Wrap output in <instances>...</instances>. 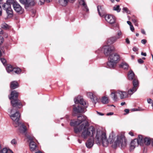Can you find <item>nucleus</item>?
<instances>
[{
    "mask_svg": "<svg viewBox=\"0 0 153 153\" xmlns=\"http://www.w3.org/2000/svg\"><path fill=\"white\" fill-rule=\"evenodd\" d=\"M117 93L118 94L122 99L128 97L129 95L128 93L126 92L119 90L117 91Z\"/></svg>",
    "mask_w": 153,
    "mask_h": 153,
    "instance_id": "4468645a",
    "label": "nucleus"
},
{
    "mask_svg": "<svg viewBox=\"0 0 153 153\" xmlns=\"http://www.w3.org/2000/svg\"><path fill=\"white\" fill-rule=\"evenodd\" d=\"M152 140L148 137H145L143 139V143L146 145H149L150 144Z\"/></svg>",
    "mask_w": 153,
    "mask_h": 153,
    "instance_id": "b1692460",
    "label": "nucleus"
},
{
    "mask_svg": "<svg viewBox=\"0 0 153 153\" xmlns=\"http://www.w3.org/2000/svg\"><path fill=\"white\" fill-rule=\"evenodd\" d=\"M97 11H98V14L100 16H102V15L101 14L100 12V9H101V6H98L97 7Z\"/></svg>",
    "mask_w": 153,
    "mask_h": 153,
    "instance_id": "a19ab883",
    "label": "nucleus"
},
{
    "mask_svg": "<svg viewBox=\"0 0 153 153\" xmlns=\"http://www.w3.org/2000/svg\"><path fill=\"white\" fill-rule=\"evenodd\" d=\"M128 134L129 135H130L131 136H134L133 133L131 131H130L129 132Z\"/></svg>",
    "mask_w": 153,
    "mask_h": 153,
    "instance_id": "4d7b16f0",
    "label": "nucleus"
},
{
    "mask_svg": "<svg viewBox=\"0 0 153 153\" xmlns=\"http://www.w3.org/2000/svg\"><path fill=\"white\" fill-rule=\"evenodd\" d=\"M115 135L113 132L110 134L109 138L107 140L105 133L97 132L95 140L98 145L102 143L103 146L107 147L108 144H112V146L114 148L121 145L122 148H124L126 146V141L124 136L120 134L117 136L116 140L115 141Z\"/></svg>",
    "mask_w": 153,
    "mask_h": 153,
    "instance_id": "f257e3e1",
    "label": "nucleus"
},
{
    "mask_svg": "<svg viewBox=\"0 0 153 153\" xmlns=\"http://www.w3.org/2000/svg\"><path fill=\"white\" fill-rule=\"evenodd\" d=\"M141 55L144 56H146V53H143V52H141Z\"/></svg>",
    "mask_w": 153,
    "mask_h": 153,
    "instance_id": "bf43d9fd",
    "label": "nucleus"
},
{
    "mask_svg": "<svg viewBox=\"0 0 153 153\" xmlns=\"http://www.w3.org/2000/svg\"><path fill=\"white\" fill-rule=\"evenodd\" d=\"M139 84L138 81L136 79H135L133 81V87L128 90V95L131 96L136 91L138 87Z\"/></svg>",
    "mask_w": 153,
    "mask_h": 153,
    "instance_id": "39448f33",
    "label": "nucleus"
},
{
    "mask_svg": "<svg viewBox=\"0 0 153 153\" xmlns=\"http://www.w3.org/2000/svg\"><path fill=\"white\" fill-rule=\"evenodd\" d=\"M103 50L104 53L106 56L110 55L113 51L114 50V48L113 46L105 45L102 48Z\"/></svg>",
    "mask_w": 153,
    "mask_h": 153,
    "instance_id": "0eeeda50",
    "label": "nucleus"
},
{
    "mask_svg": "<svg viewBox=\"0 0 153 153\" xmlns=\"http://www.w3.org/2000/svg\"><path fill=\"white\" fill-rule=\"evenodd\" d=\"M76 0H68V2L71 3L74 2Z\"/></svg>",
    "mask_w": 153,
    "mask_h": 153,
    "instance_id": "13d9d810",
    "label": "nucleus"
},
{
    "mask_svg": "<svg viewBox=\"0 0 153 153\" xmlns=\"http://www.w3.org/2000/svg\"><path fill=\"white\" fill-rule=\"evenodd\" d=\"M6 11L8 16L10 17H13V13L11 7H10V8L7 10Z\"/></svg>",
    "mask_w": 153,
    "mask_h": 153,
    "instance_id": "4be33fe9",
    "label": "nucleus"
},
{
    "mask_svg": "<svg viewBox=\"0 0 153 153\" xmlns=\"http://www.w3.org/2000/svg\"><path fill=\"white\" fill-rule=\"evenodd\" d=\"M122 33L119 30L118 31L117 33V36L116 37H120V36L121 35Z\"/></svg>",
    "mask_w": 153,
    "mask_h": 153,
    "instance_id": "c03bdc74",
    "label": "nucleus"
},
{
    "mask_svg": "<svg viewBox=\"0 0 153 153\" xmlns=\"http://www.w3.org/2000/svg\"><path fill=\"white\" fill-rule=\"evenodd\" d=\"M19 86L18 84L17 81H13L10 83V87L11 88L14 89Z\"/></svg>",
    "mask_w": 153,
    "mask_h": 153,
    "instance_id": "412c9836",
    "label": "nucleus"
},
{
    "mask_svg": "<svg viewBox=\"0 0 153 153\" xmlns=\"http://www.w3.org/2000/svg\"><path fill=\"white\" fill-rule=\"evenodd\" d=\"M29 146L30 150L31 151H33L35 150L37 147L35 143L32 140L30 141V143Z\"/></svg>",
    "mask_w": 153,
    "mask_h": 153,
    "instance_id": "6ab92c4d",
    "label": "nucleus"
},
{
    "mask_svg": "<svg viewBox=\"0 0 153 153\" xmlns=\"http://www.w3.org/2000/svg\"><path fill=\"white\" fill-rule=\"evenodd\" d=\"M137 111H143L144 110V109L142 108H141L138 107V108H137Z\"/></svg>",
    "mask_w": 153,
    "mask_h": 153,
    "instance_id": "3c124183",
    "label": "nucleus"
},
{
    "mask_svg": "<svg viewBox=\"0 0 153 153\" xmlns=\"http://www.w3.org/2000/svg\"><path fill=\"white\" fill-rule=\"evenodd\" d=\"M105 20L111 24H114L115 27H117L118 25L117 24L115 23L116 21V18L113 15H106L105 16Z\"/></svg>",
    "mask_w": 153,
    "mask_h": 153,
    "instance_id": "423d86ee",
    "label": "nucleus"
},
{
    "mask_svg": "<svg viewBox=\"0 0 153 153\" xmlns=\"http://www.w3.org/2000/svg\"><path fill=\"white\" fill-rule=\"evenodd\" d=\"M140 144L137 139H135L131 141L130 144V147L131 150H133L137 146Z\"/></svg>",
    "mask_w": 153,
    "mask_h": 153,
    "instance_id": "ddd939ff",
    "label": "nucleus"
},
{
    "mask_svg": "<svg viewBox=\"0 0 153 153\" xmlns=\"http://www.w3.org/2000/svg\"><path fill=\"white\" fill-rule=\"evenodd\" d=\"M146 42V39H142L141 41V42L143 44H145Z\"/></svg>",
    "mask_w": 153,
    "mask_h": 153,
    "instance_id": "de8ad7c7",
    "label": "nucleus"
},
{
    "mask_svg": "<svg viewBox=\"0 0 153 153\" xmlns=\"http://www.w3.org/2000/svg\"><path fill=\"white\" fill-rule=\"evenodd\" d=\"M19 1L21 3L23 4H25V5L27 3L26 2V0H19Z\"/></svg>",
    "mask_w": 153,
    "mask_h": 153,
    "instance_id": "37998d69",
    "label": "nucleus"
},
{
    "mask_svg": "<svg viewBox=\"0 0 153 153\" xmlns=\"http://www.w3.org/2000/svg\"><path fill=\"white\" fill-rule=\"evenodd\" d=\"M121 10L119 5H115L113 7V10L116 11L118 13L120 12Z\"/></svg>",
    "mask_w": 153,
    "mask_h": 153,
    "instance_id": "2f4dec72",
    "label": "nucleus"
},
{
    "mask_svg": "<svg viewBox=\"0 0 153 153\" xmlns=\"http://www.w3.org/2000/svg\"><path fill=\"white\" fill-rule=\"evenodd\" d=\"M18 95L19 93L18 92L15 91H11L10 96L9 97V99L11 100V103L13 107L22 105L21 102L17 98Z\"/></svg>",
    "mask_w": 153,
    "mask_h": 153,
    "instance_id": "20e7f679",
    "label": "nucleus"
},
{
    "mask_svg": "<svg viewBox=\"0 0 153 153\" xmlns=\"http://www.w3.org/2000/svg\"><path fill=\"white\" fill-rule=\"evenodd\" d=\"M138 48L136 47H134L133 48V50L134 52L137 51H138Z\"/></svg>",
    "mask_w": 153,
    "mask_h": 153,
    "instance_id": "a18cd8bd",
    "label": "nucleus"
},
{
    "mask_svg": "<svg viewBox=\"0 0 153 153\" xmlns=\"http://www.w3.org/2000/svg\"><path fill=\"white\" fill-rule=\"evenodd\" d=\"M51 0H39V2L40 3H39L41 5L43 4L45 2H46L47 3L49 2Z\"/></svg>",
    "mask_w": 153,
    "mask_h": 153,
    "instance_id": "c9c22d12",
    "label": "nucleus"
},
{
    "mask_svg": "<svg viewBox=\"0 0 153 153\" xmlns=\"http://www.w3.org/2000/svg\"><path fill=\"white\" fill-rule=\"evenodd\" d=\"M130 28L132 32H134V27L132 25L130 26Z\"/></svg>",
    "mask_w": 153,
    "mask_h": 153,
    "instance_id": "8fccbe9b",
    "label": "nucleus"
},
{
    "mask_svg": "<svg viewBox=\"0 0 153 153\" xmlns=\"http://www.w3.org/2000/svg\"><path fill=\"white\" fill-rule=\"evenodd\" d=\"M147 102L148 103L151 104L152 106H153V101L150 98H149L147 100Z\"/></svg>",
    "mask_w": 153,
    "mask_h": 153,
    "instance_id": "ea45409f",
    "label": "nucleus"
},
{
    "mask_svg": "<svg viewBox=\"0 0 153 153\" xmlns=\"http://www.w3.org/2000/svg\"><path fill=\"white\" fill-rule=\"evenodd\" d=\"M2 7L3 9L6 10H7L10 7H11V6L10 4H9L6 2L3 5Z\"/></svg>",
    "mask_w": 153,
    "mask_h": 153,
    "instance_id": "c85d7f7f",
    "label": "nucleus"
},
{
    "mask_svg": "<svg viewBox=\"0 0 153 153\" xmlns=\"http://www.w3.org/2000/svg\"><path fill=\"white\" fill-rule=\"evenodd\" d=\"M87 95L88 98H90L93 103L95 104L98 101V98L95 95L94 93H92L91 92H88L87 94Z\"/></svg>",
    "mask_w": 153,
    "mask_h": 153,
    "instance_id": "9d476101",
    "label": "nucleus"
},
{
    "mask_svg": "<svg viewBox=\"0 0 153 153\" xmlns=\"http://www.w3.org/2000/svg\"><path fill=\"white\" fill-rule=\"evenodd\" d=\"M132 111H137V108H133L132 109Z\"/></svg>",
    "mask_w": 153,
    "mask_h": 153,
    "instance_id": "69168bd1",
    "label": "nucleus"
},
{
    "mask_svg": "<svg viewBox=\"0 0 153 153\" xmlns=\"http://www.w3.org/2000/svg\"><path fill=\"white\" fill-rule=\"evenodd\" d=\"M137 139L138 140V143L140 144V145H141V144L143 143V139L142 135H139L138 136V138Z\"/></svg>",
    "mask_w": 153,
    "mask_h": 153,
    "instance_id": "c756f323",
    "label": "nucleus"
},
{
    "mask_svg": "<svg viewBox=\"0 0 153 153\" xmlns=\"http://www.w3.org/2000/svg\"><path fill=\"white\" fill-rule=\"evenodd\" d=\"M11 143L13 145H16L17 144V142L16 139H13L11 141Z\"/></svg>",
    "mask_w": 153,
    "mask_h": 153,
    "instance_id": "4c0bfd02",
    "label": "nucleus"
},
{
    "mask_svg": "<svg viewBox=\"0 0 153 153\" xmlns=\"http://www.w3.org/2000/svg\"><path fill=\"white\" fill-rule=\"evenodd\" d=\"M35 153H42V152H41L40 151H38V152H36Z\"/></svg>",
    "mask_w": 153,
    "mask_h": 153,
    "instance_id": "774afa93",
    "label": "nucleus"
},
{
    "mask_svg": "<svg viewBox=\"0 0 153 153\" xmlns=\"http://www.w3.org/2000/svg\"><path fill=\"white\" fill-rule=\"evenodd\" d=\"M116 64V63L111 61L108 60L107 63V67L111 68H113L115 67Z\"/></svg>",
    "mask_w": 153,
    "mask_h": 153,
    "instance_id": "aec40b11",
    "label": "nucleus"
},
{
    "mask_svg": "<svg viewBox=\"0 0 153 153\" xmlns=\"http://www.w3.org/2000/svg\"><path fill=\"white\" fill-rule=\"evenodd\" d=\"M7 153H13V151L10 150H9L8 152Z\"/></svg>",
    "mask_w": 153,
    "mask_h": 153,
    "instance_id": "e2e57ef3",
    "label": "nucleus"
},
{
    "mask_svg": "<svg viewBox=\"0 0 153 153\" xmlns=\"http://www.w3.org/2000/svg\"><path fill=\"white\" fill-rule=\"evenodd\" d=\"M127 24L129 25H130V26H131V25H131V22L129 21H127Z\"/></svg>",
    "mask_w": 153,
    "mask_h": 153,
    "instance_id": "052dcab7",
    "label": "nucleus"
},
{
    "mask_svg": "<svg viewBox=\"0 0 153 153\" xmlns=\"http://www.w3.org/2000/svg\"><path fill=\"white\" fill-rule=\"evenodd\" d=\"M113 112H109L107 114V115L108 116L112 115L113 114Z\"/></svg>",
    "mask_w": 153,
    "mask_h": 153,
    "instance_id": "6e6d98bb",
    "label": "nucleus"
},
{
    "mask_svg": "<svg viewBox=\"0 0 153 153\" xmlns=\"http://www.w3.org/2000/svg\"><path fill=\"white\" fill-rule=\"evenodd\" d=\"M111 97L113 100L115 101H117V96L119 95L117 93V91L115 93H111Z\"/></svg>",
    "mask_w": 153,
    "mask_h": 153,
    "instance_id": "a878e982",
    "label": "nucleus"
},
{
    "mask_svg": "<svg viewBox=\"0 0 153 153\" xmlns=\"http://www.w3.org/2000/svg\"><path fill=\"white\" fill-rule=\"evenodd\" d=\"M126 43H127L128 44H130V41L128 38L126 39Z\"/></svg>",
    "mask_w": 153,
    "mask_h": 153,
    "instance_id": "603ef678",
    "label": "nucleus"
},
{
    "mask_svg": "<svg viewBox=\"0 0 153 153\" xmlns=\"http://www.w3.org/2000/svg\"><path fill=\"white\" fill-rule=\"evenodd\" d=\"M138 62L140 64L143 63L144 62L142 59H138Z\"/></svg>",
    "mask_w": 153,
    "mask_h": 153,
    "instance_id": "09e8293b",
    "label": "nucleus"
},
{
    "mask_svg": "<svg viewBox=\"0 0 153 153\" xmlns=\"http://www.w3.org/2000/svg\"><path fill=\"white\" fill-rule=\"evenodd\" d=\"M141 32L143 34H146V33H145V30H144L143 29H142L141 30Z\"/></svg>",
    "mask_w": 153,
    "mask_h": 153,
    "instance_id": "864d4df0",
    "label": "nucleus"
},
{
    "mask_svg": "<svg viewBox=\"0 0 153 153\" xmlns=\"http://www.w3.org/2000/svg\"><path fill=\"white\" fill-rule=\"evenodd\" d=\"M125 104V102H121V105L122 106L124 105Z\"/></svg>",
    "mask_w": 153,
    "mask_h": 153,
    "instance_id": "0e129e2a",
    "label": "nucleus"
},
{
    "mask_svg": "<svg viewBox=\"0 0 153 153\" xmlns=\"http://www.w3.org/2000/svg\"><path fill=\"white\" fill-rule=\"evenodd\" d=\"M120 38V37H112L108 39L107 40V44L109 45L113 44L118 39Z\"/></svg>",
    "mask_w": 153,
    "mask_h": 153,
    "instance_id": "dca6fc26",
    "label": "nucleus"
},
{
    "mask_svg": "<svg viewBox=\"0 0 153 153\" xmlns=\"http://www.w3.org/2000/svg\"><path fill=\"white\" fill-rule=\"evenodd\" d=\"M101 102L103 104H106L108 103V98L105 97H102L101 100Z\"/></svg>",
    "mask_w": 153,
    "mask_h": 153,
    "instance_id": "72a5a7b5",
    "label": "nucleus"
},
{
    "mask_svg": "<svg viewBox=\"0 0 153 153\" xmlns=\"http://www.w3.org/2000/svg\"><path fill=\"white\" fill-rule=\"evenodd\" d=\"M128 75V79L130 80H133V81L135 79H137V77L135 76L134 72L132 71L131 70L129 71Z\"/></svg>",
    "mask_w": 153,
    "mask_h": 153,
    "instance_id": "a211bd4d",
    "label": "nucleus"
},
{
    "mask_svg": "<svg viewBox=\"0 0 153 153\" xmlns=\"http://www.w3.org/2000/svg\"><path fill=\"white\" fill-rule=\"evenodd\" d=\"M20 116V114L18 111H16L15 113L10 116L11 119L14 122V125L19 122V120Z\"/></svg>",
    "mask_w": 153,
    "mask_h": 153,
    "instance_id": "1a4fd4ad",
    "label": "nucleus"
},
{
    "mask_svg": "<svg viewBox=\"0 0 153 153\" xmlns=\"http://www.w3.org/2000/svg\"><path fill=\"white\" fill-rule=\"evenodd\" d=\"M123 13L125 12L128 13H130V11L128 10V8L126 7H124L123 9Z\"/></svg>",
    "mask_w": 153,
    "mask_h": 153,
    "instance_id": "58836bf2",
    "label": "nucleus"
},
{
    "mask_svg": "<svg viewBox=\"0 0 153 153\" xmlns=\"http://www.w3.org/2000/svg\"><path fill=\"white\" fill-rule=\"evenodd\" d=\"M81 118V120H78L74 122L71 121L70 125L75 126L74 131L76 134H78L80 132L81 137L84 139H86L92 134L93 137L95 133V128L92 126H89L88 122L85 121L87 117L85 116H79L78 118Z\"/></svg>",
    "mask_w": 153,
    "mask_h": 153,
    "instance_id": "f03ea898",
    "label": "nucleus"
},
{
    "mask_svg": "<svg viewBox=\"0 0 153 153\" xmlns=\"http://www.w3.org/2000/svg\"><path fill=\"white\" fill-rule=\"evenodd\" d=\"M120 56L117 53H115L111 54L108 58V60L117 63L120 59Z\"/></svg>",
    "mask_w": 153,
    "mask_h": 153,
    "instance_id": "9b49d317",
    "label": "nucleus"
},
{
    "mask_svg": "<svg viewBox=\"0 0 153 153\" xmlns=\"http://www.w3.org/2000/svg\"><path fill=\"white\" fill-rule=\"evenodd\" d=\"M14 68H13L11 65H10L7 66L6 68V70L7 72L8 73L11 72L13 71Z\"/></svg>",
    "mask_w": 153,
    "mask_h": 153,
    "instance_id": "7c9ffc66",
    "label": "nucleus"
},
{
    "mask_svg": "<svg viewBox=\"0 0 153 153\" xmlns=\"http://www.w3.org/2000/svg\"><path fill=\"white\" fill-rule=\"evenodd\" d=\"M59 4L62 6H66L68 3V0H59Z\"/></svg>",
    "mask_w": 153,
    "mask_h": 153,
    "instance_id": "5701e85b",
    "label": "nucleus"
},
{
    "mask_svg": "<svg viewBox=\"0 0 153 153\" xmlns=\"http://www.w3.org/2000/svg\"><path fill=\"white\" fill-rule=\"evenodd\" d=\"M75 104L79 103L81 105L75 106H73V115L74 114L84 112V109L86 108L88 106V104L84 101V99L81 97L78 96L74 99Z\"/></svg>",
    "mask_w": 153,
    "mask_h": 153,
    "instance_id": "7ed1b4c3",
    "label": "nucleus"
},
{
    "mask_svg": "<svg viewBox=\"0 0 153 153\" xmlns=\"http://www.w3.org/2000/svg\"><path fill=\"white\" fill-rule=\"evenodd\" d=\"M124 111L126 113V114L128 113L129 112V110L128 109H125Z\"/></svg>",
    "mask_w": 153,
    "mask_h": 153,
    "instance_id": "5fc2aeb1",
    "label": "nucleus"
},
{
    "mask_svg": "<svg viewBox=\"0 0 153 153\" xmlns=\"http://www.w3.org/2000/svg\"><path fill=\"white\" fill-rule=\"evenodd\" d=\"M132 21L134 23H135V25L137 26H138L136 22V20L135 19H132Z\"/></svg>",
    "mask_w": 153,
    "mask_h": 153,
    "instance_id": "49530a36",
    "label": "nucleus"
},
{
    "mask_svg": "<svg viewBox=\"0 0 153 153\" xmlns=\"http://www.w3.org/2000/svg\"><path fill=\"white\" fill-rule=\"evenodd\" d=\"M1 61L4 65H5L6 63V60L3 58H1Z\"/></svg>",
    "mask_w": 153,
    "mask_h": 153,
    "instance_id": "79ce46f5",
    "label": "nucleus"
},
{
    "mask_svg": "<svg viewBox=\"0 0 153 153\" xmlns=\"http://www.w3.org/2000/svg\"><path fill=\"white\" fill-rule=\"evenodd\" d=\"M36 2V0H32L29 3H27L25 4V7H28L30 6H33Z\"/></svg>",
    "mask_w": 153,
    "mask_h": 153,
    "instance_id": "393cba45",
    "label": "nucleus"
},
{
    "mask_svg": "<svg viewBox=\"0 0 153 153\" xmlns=\"http://www.w3.org/2000/svg\"><path fill=\"white\" fill-rule=\"evenodd\" d=\"M13 71L17 74H19L21 73V70L19 68L16 67L14 68Z\"/></svg>",
    "mask_w": 153,
    "mask_h": 153,
    "instance_id": "473e14b6",
    "label": "nucleus"
},
{
    "mask_svg": "<svg viewBox=\"0 0 153 153\" xmlns=\"http://www.w3.org/2000/svg\"><path fill=\"white\" fill-rule=\"evenodd\" d=\"M79 4L82 5L83 7L84 10L87 12H88L89 11V9L85 2V0H79Z\"/></svg>",
    "mask_w": 153,
    "mask_h": 153,
    "instance_id": "f3484780",
    "label": "nucleus"
},
{
    "mask_svg": "<svg viewBox=\"0 0 153 153\" xmlns=\"http://www.w3.org/2000/svg\"><path fill=\"white\" fill-rule=\"evenodd\" d=\"M97 113L99 115H104L102 113H100V112H99L98 111H97Z\"/></svg>",
    "mask_w": 153,
    "mask_h": 153,
    "instance_id": "680f3d73",
    "label": "nucleus"
},
{
    "mask_svg": "<svg viewBox=\"0 0 153 153\" xmlns=\"http://www.w3.org/2000/svg\"><path fill=\"white\" fill-rule=\"evenodd\" d=\"M94 140L93 139L90 138L85 143L86 146L88 148H90L93 146Z\"/></svg>",
    "mask_w": 153,
    "mask_h": 153,
    "instance_id": "2eb2a0df",
    "label": "nucleus"
},
{
    "mask_svg": "<svg viewBox=\"0 0 153 153\" xmlns=\"http://www.w3.org/2000/svg\"><path fill=\"white\" fill-rule=\"evenodd\" d=\"M13 7L14 10L18 14H21L24 12V9L17 2L14 3Z\"/></svg>",
    "mask_w": 153,
    "mask_h": 153,
    "instance_id": "6e6552de",
    "label": "nucleus"
},
{
    "mask_svg": "<svg viewBox=\"0 0 153 153\" xmlns=\"http://www.w3.org/2000/svg\"><path fill=\"white\" fill-rule=\"evenodd\" d=\"M15 127H19V130L20 132L25 133L27 131L26 126L23 124L19 122L18 124L15 125Z\"/></svg>",
    "mask_w": 153,
    "mask_h": 153,
    "instance_id": "f8f14e48",
    "label": "nucleus"
},
{
    "mask_svg": "<svg viewBox=\"0 0 153 153\" xmlns=\"http://www.w3.org/2000/svg\"><path fill=\"white\" fill-rule=\"evenodd\" d=\"M9 150H10L5 148H2L0 145V153H7Z\"/></svg>",
    "mask_w": 153,
    "mask_h": 153,
    "instance_id": "cd10ccee",
    "label": "nucleus"
},
{
    "mask_svg": "<svg viewBox=\"0 0 153 153\" xmlns=\"http://www.w3.org/2000/svg\"><path fill=\"white\" fill-rule=\"evenodd\" d=\"M1 27L2 28L5 30H7L9 28L8 25L5 23H4L1 25Z\"/></svg>",
    "mask_w": 153,
    "mask_h": 153,
    "instance_id": "f704fd0d",
    "label": "nucleus"
},
{
    "mask_svg": "<svg viewBox=\"0 0 153 153\" xmlns=\"http://www.w3.org/2000/svg\"><path fill=\"white\" fill-rule=\"evenodd\" d=\"M0 39H1V42H2V41L3 40V37L2 36H0Z\"/></svg>",
    "mask_w": 153,
    "mask_h": 153,
    "instance_id": "338daca9",
    "label": "nucleus"
},
{
    "mask_svg": "<svg viewBox=\"0 0 153 153\" xmlns=\"http://www.w3.org/2000/svg\"><path fill=\"white\" fill-rule=\"evenodd\" d=\"M121 68H122L125 70H127L128 68V65L125 62H122L120 65Z\"/></svg>",
    "mask_w": 153,
    "mask_h": 153,
    "instance_id": "bb28decb",
    "label": "nucleus"
},
{
    "mask_svg": "<svg viewBox=\"0 0 153 153\" xmlns=\"http://www.w3.org/2000/svg\"><path fill=\"white\" fill-rule=\"evenodd\" d=\"M6 2L9 4H10L11 5V4H12L13 6V4L14 3L17 2L14 1V0H7Z\"/></svg>",
    "mask_w": 153,
    "mask_h": 153,
    "instance_id": "e433bc0d",
    "label": "nucleus"
}]
</instances>
